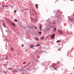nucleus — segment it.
<instances>
[{
  "mask_svg": "<svg viewBox=\"0 0 74 74\" xmlns=\"http://www.w3.org/2000/svg\"><path fill=\"white\" fill-rule=\"evenodd\" d=\"M55 34L53 33L51 36L50 37L51 39H53L55 38Z\"/></svg>",
  "mask_w": 74,
  "mask_h": 74,
  "instance_id": "f257e3e1",
  "label": "nucleus"
},
{
  "mask_svg": "<svg viewBox=\"0 0 74 74\" xmlns=\"http://www.w3.org/2000/svg\"><path fill=\"white\" fill-rule=\"evenodd\" d=\"M40 30H42V26H41V24H40Z\"/></svg>",
  "mask_w": 74,
  "mask_h": 74,
  "instance_id": "f03ea898",
  "label": "nucleus"
},
{
  "mask_svg": "<svg viewBox=\"0 0 74 74\" xmlns=\"http://www.w3.org/2000/svg\"><path fill=\"white\" fill-rule=\"evenodd\" d=\"M58 32L59 33H60L61 34H63V32L61 31L60 30H59L58 31Z\"/></svg>",
  "mask_w": 74,
  "mask_h": 74,
  "instance_id": "7ed1b4c3",
  "label": "nucleus"
},
{
  "mask_svg": "<svg viewBox=\"0 0 74 74\" xmlns=\"http://www.w3.org/2000/svg\"><path fill=\"white\" fill-rule=\"evenodd\" d=\"M34 46L33 45H31L30 46V47L29 48H33V47H34Z\"/></svg>",
  "mask_w": 74,
  "mask_h": 74,
  "instance_id": "20e7f679",
  "label": "nucleus"
},
{
  "mask_svg": "<svg viewBox=\"0 0 74 74\" xmlns=\"http://www.w3.org/2000/svg\"><path fill=\"white\" fill-rule=\"evenodd\" d=\"M38 5L37 4H36V8H37V9L38 8Z\"/></svg>",
  "mask_w": 74,
  "mask_h": 74,
  "instance_id": "39448f33",
  "label": "nucleus"
},
{
  "mask_svg": "<svg viewBox=\"0 0 74 74\" xmlns=\"http://www.w3.org/2000/svg\"><path fill=\"white\" fill-rule=\"evenodd\" d=\"M3 25L4 27H5V23H3Z\"/></svg>",
  "mask_w": 74,
  "mask_h": 74,
  "instance_id": "423d86ee",
  "label": "nucleus"
},
{
  "mask_svg": "<svg viewBox=\"0 0 74 74\" xmlns=\"http://www.w3.org/2000/svg\"><path fill=\"white\" fill-rule=\"evenodd\" d=\"M2 7H8V6L7 5V6H5V5H2Z\"/></svg>",
  "mask_w": 74,
  "mask_h": 74,
  "instance_id": "0eeeda50",
  "label": "nucleus"
},
{
  "mask_svg": "<svg viewBox=\"0 0 74 74\" xmlns=\"http://www.w3.org/2000/svg\"><path fill=\"white\" fill-rule=\"evenodd\" d=\"M12 24L13 26H15V23H12Z\"/></svg>",
  "mask_w": 74,
  "mask_h": 74,
  "instance_id": "6e6552de",
  "label": "nucleus"
},
{
  "mask_svg": "<svg viewBox=\"0 0 74 74\" xmlns=\"http://www.w3.org/2000/svg\"><path fill=\"white\" fill-rule=\"evenodd\" d=\"M14 72H16L18 71V70H14V71H13V72H14Z\"/></svg>",
  "mask_w": 74,
  "mask_h": 74,
  "instance_id": "1a4fd4ad",
  "label": "nucleus"
},
{
  "mask_svg": "<svg viewBox=\"0 0 74 74\" xmlns=\"http://www.w3.org/2000/svg\"><path fill=\"white\" fill-rule=\"evenodd\" d=\"M40 39H41L42 40H44V37H42L41 38H40Z\"/></svg>",
  "mask_w": 74,
  "mask_h": 74,
  "instance_id": "9d476101",
  "label": "nucleus"
},
{
  "mask_svg": "<svg viewBox=\"0 0 74 74\" xmlns=\"http://www.w3.org/2000/svg\"><path fill=\"white\" fill-rule=\"evenodd\" d=\"M53 68L54 69V70H56V68L55 67V66H53Z\"/></svg>",
  "mask_w": 74,
  "mask_h": 74,
  "instance_id": "9b49d317",
  "label": "nucleus"
},
{
  "mask_svg": "<svg viewBox=\"0 0 74 74\" xmlns=\"http://www.w3.org/2000/svg\"><path fill=\"white\" fill-rule=\"evenodd\" d=\"M14 12L15 14H16V10H15L14 11Z\"/></svg>",
  "mask_w": 74,
  "mask_h": 74,
  "instance_id": "f8f14e48",
  "label": "nucleus"
},
{
  "mask_svg": "<svg viewBox=\"0 0 74 74\" xmlns=\"http://www.w3.org/2000/svg\"><path fill=\"white\" fill-rule=\"evenodd\" d=\"M54 31H56V28H55L54 29Z\"/></svg>",
  "mask_w": 74,
  "mask_h": 74,
  "instance_id": "ddd939ff",
  "label": "nucleus"
},
{
  "mask_svg": "<svg viewBox=\"0 0 74 74\" xmlns=\"http://www.w3.org/2000/svg\"><path fill=\"white\" fill-rule=\"evenodd\" d=\"M35 39L36 40H37V41H38V40H39V39L38 38H35Z\"/></svg>",
  "mask_w": 74,
  "mask_h": 74,
  "instance_id": "4468645a",
  "label": "nucleus"
},
{
  "mask_svg": "<svg viewBox=\"0 0 74 74\" xmlns=\"http://www.w3.org/2000/svg\"><path fill=\"white\" fill-rule=\"evenodd\" d=\"M40 45L39 44H38L36 45L37 47H38V46H40Z\"/></svg>",
  "mask_w": 74,
  "mask_h": 74,
  "instance_id": "2eb2a0df",
  "label": "nucleus"
},
{
  "mask_svg": "<svg viewBox=\"0 0 74 74\" xmlns=\"http://www.w3.org/2000/svg\"><path fill=\"white\" fill-rule=\"evenodd\" d=\"M8 69H9V70H12V68H9Z\"/></svg>",
  "mask_w": 74,
  "mask_h": 74,
  "instance_id": "dca6fc26",
  "label": "nucleus"
},
{
  "mask_svg": "<svg viewBox=\"0 0 74 74\" xmlns=\"http://www.w3.org/2000/svg\"><path fill=\"white\" fill-rule=\"evenodd\" d=\"M14 21L15 22H17V20L16 19L14 20Z\"/></svg>",
  "mask_w": 74,
  "mask_h": 74,
  "instance_id": "f3484780",
  "label": "nucleus"
},
{
  "mask_svg": "<svg viewBox=\"0 0 74 74\" xmlns=\"http://www.w3.org/2000/svg\"><path fill=\"white\" fill-rule=\"evenodd\" d=\"M60 40H57V42H60Z\"/></svg>",
  "mask_w": 74,
  "mask_h": 74,
  "instance_id": "a211bd4d",
  "label": "nucleus"
},
{
  "mask_svg": "<svg viewBox=\"0 0 74 74\" xmlns=\"http://www.w3.org/2000/svg\"><path fill=\"white\" fill-rule=\"evenodd\" d=\"M11 49L12 51H14V49L12 48H11Z\"/></svg>",
  "mask_w": 74,
  "mask_h": 74,
  "instance_id": "6ab92c4d",
  "label": "nucleus"
},
{
  "mask_svg": "<svg viewBox=\"0 0 74 74\" xmlns=\"http://www.w3.org/2000/svg\"><path fill=\"white\" fill-rule=\"evenodd\" d=\"M5 58H6V59H8V56H6Z\"/></svg>",
  "mask_w": 74,
  "mask_h": 74,
  "instance_id": "aec40b11",
  "label": "nucleus"
},
{
  "mask_svg": "<svg viewBox=\"0 0 74 74\" xmlns=\"http://www.w3.org/2000/svg\"><path fill=\"white\" fill-rule=\"evenodd\" d=\"M25 63H26V62H24L23 63V64H25Z\"/></svg>",
  "mask_w": 74,
  "mask_h": 74,
  "instance_id": "412c9836",
  "label": "nucleus"
},
{
  "mask_svg": "<svg viewBox=\"0 0 74 74\" xmlns=\"http://www.w3.org/2000/svg\"><path fill=\"white\" fill-rule=\"evenodd\" d=\"M69 19L70 20V21H73V20L71 18H69Z\"/></svg>",
  "mask_w": 74,
  "mask_h": 74,
  "instance_id": "4be33fe9",
  "label": "nucleus"
},
{
  "mask_svg": "<svg viewBox=\"0 0 74 74\" xmlns=\"http://www.w3.org/2000/svg\"><path fill=\"white\" fill-rule=\"evenodd\" d=\"M35 20L36 21V22H37V18H35Z\"/></svg>",
  "mask_w": 74,
  "mask_h": 74,
  "instance_id": "5701e85b",
  "label": "nucleus"
},
{
  "mask_svg": "<svg viewBox=\"0 0 74 74\" xmlns=\"http://www.w3.org/2000/svg\"><path fill=\"white\" fill-rule=\"evenodd\" d=\"M34 29H37V27H34Z\"/></svg>",
  "mask_w": 74,
  "mask_h": 74,
  "instance_id": "b1692460",
  "label": "nucleus"
},
{
  "mask_svg": "<svg viewBox=\"0 0 74 74\" xmlns=\"http://www.w3.org/2000/svg\"><path fill=\"white\" fill-rule=\"evenodd\" d=\"M38 33H39V34H41V32H39Z\"/></svg>",
  "mask_w": 74,
  "mask_h": 74,
  "instance_id": "393cba45",
  "label": "nucleus"
},
{
  "mask_svg": "<svg viewBox=\"0 0 74 74\" xmlns=\"http://www.w3.org/2000/svg\"><path fill=\"white\" fill-rule=\"evenodd\" d=\"M32 20H34V21H35V19H33V18H32Z\"/></svg>",
  "mask_w": 74,
  "mask_h": 74,
  "instance_id": "a878e982",
  "label": "nucleus"
},
{
  "mask_svg": "<svg viewBox=\"0 0 74 74\" xmlns=\"http://www.w3.org/2000/svg\"><path fill=\"white\" fill-rule=\"evenodd\" d=\"M50 27H53V26H50Z\"/></svg>",
  "mask_w": 74,
  "mask_h": 74,
  "instance_id": "bb28decb",
  "label": "nucleus"
},
{
  "mask_svg": "<svg viewBox=\"0 0 74 74\" xmlns=\"http://www.w3.org/2000/svg\"><path fill=\"white\" fill-rule=\"evenodd\" d=\"M60 49H58V51H60Z\"/></svg>",
  "mask_w": 74,
  "mask_h": 74,
  "instance_id": "cd10ccee",
  "label": "nucleus"
},
{
  "mask_svg": "<svg viewBox=\"0 0 74 74\" xmlns=\"http://www.w3.org/2000/svg\"><path fill=\"white\" fill-rule=\"evenodd\" d=\"M23 47V45H22V47Z\"/></svg>",
  "mask_w": 74,
  "mask_h": 74,
  "instance_id": "c85d7f7f",
  "label": "nucleus"
},
{
  "mask_svg": "<svg viewBox=\"0 0 74 74\" xmlns=\"http://www.w3.org/2000/svg\"><path fill=\"white\" fill-rule=\"evenodd\" d=\"M21 11H22V12H23V10H21Z\"/></svg>",
  "mask_w": 74,
  "mask_h": 74,
  "instance_id": "c756f323",
  "label": "nucleus"
},
{
  "mask_svg": "<svg viewBox=\"0 0 74 74\" xmlns=\"http://www.w3.org/2000/svg\"><path fill=\"white\" fill-rule=\"evenodd\" d=\"M48 36H47L46 37V38L47 39V38L48 37Z\"/></svg>",
  "mask_w": 74,
  "mask_h": 74,
  "instance_id": "7c9ffc66",
  "label": "nucleus"
},
{
  "mask_svg": "<svg viewBox=\"0 0 74 74\" xmlns=\"http://www.w3.org/2000/svg\"><path fill=\"white\" fill-rule=\"evenodd\" d=\"M38 58H40V57L39 56H38Z\"/></svg>",
  "mask_w": 74,
  "mask_h": 74,
  "instance_id": "2f4dec72",
  "label": "nucleus"
},
{
  "mask_svg": "<svg viewBox=\"0 0 74 74\" xmlns=\"http://www.w3.org/2000/svg\"><path fill=\"white\" fill-rule=\"evenodd\" d=\"M60 63V62H58V63Z\"/></svg>",
  "mask_w": 74,
  "mask_h": 74,
  "instance_id": "473e14b6",
  "label": "nucleus"
},
{
  "mask_svg": "<svg viewBox=\"0 0 74 74\" xmlns=\"http://www.w3.org/2000/svg\"><path fill=\"white\" fill-rule=\"evenodd\" d=\"M33 15H34V13H33Z\"/></svg>",
  "mask_w": 74,
  "mask_h": 74,
  "instance_id": "72a5a7b5",
  "label": "nucleus"
},
{
  "mask_svg": "<svg viewBox=\"0 0 74 74\" xmlns=\"http://www.w3.org/2000/svg\"><path fill=\"white\" fill-rule=\"evenodd\" d=\"M55 23H53V24H55Z\"/></svg>",
  "mask_w": 74,
  "mask_h": 74,
  "instance_id": "f704fd0d",
  "label": "nucleus"
},
{
  "mask_svg": "<svg viewBox=\"0 0 74 74\" xmlns=\"http://www.w3.org/2000/svg\"><path fill=\"white\" fill-rule=\"evenodd\" d=\"M73 16H74V14H73Z\"/></svg>",
  "mask_w": 74,
  "mask_h": 74,
  "instance_id": "c9c22d12",
  "label": "nucleus"
},
{
  "mask_svg": "<svg viewBox=\"0 0 74 74\" xmlns=\"http://www.w3.org/2000/svg\"><path fill=\"white\" fill-rule=\"evenodd\" d=\"M71 0V1H73V0Z\"/></svg>",
  "mask_w": 74,
  "mask_h": 74,
  "instance_id": "e433bc0d",
  "label": "nucleus"
},
{
  "mask_svg": "<svg viewBox=\"0 0 74 74\" xmlns=\"http://www.w3.org/2000/svg\"><path fill=\"white\" fill-rule=\"evenodd\" d=\"M70 74H72V73H70Z\"/></svg>",
  "mask_w": 74,
  "mask_h": 74,
  "instance_id": "4c0bfd02",
  "label": "nucleus"
},
{
  "mask_svg": "<svg viewBox=\"0 0 74 74\" xmlns=\"http://www.w3.org/2000/svg\"><path fill=\"white\" fill-rule=\"evenodd\" d=\"M5 0V1H6V0Z\"/></svg>",
  "mask_w": 74,
  "mask_h": 74,
  "instance_id": "58836bf2",
  "label": "nucleus"
},
{
  "mask_svg": "<svg viewBox=\"0 0 74 74\" xmlns=\"http://www.w3.org/2000/svg\"><path fill=\"white\" fill-rule=\"evenodd\" d=\"M6 49H7V48H6Z\"/></svg>",
  "mask_w": 74,
  "mask_h": 74,
  "instance_id": "ea45409f",
  "label": "nucleus"
},
{
  "mask_svg": "<svg viewBox=\"0 0 74 74\" xmlns=\"http://www.w3.org/2000/svg\"><path fill=\"white\" fill-rule=\"evenodd\" d=\"M24 10H27V9H24Z\"/></svg>",
  "mask_w": 74,
  "mask_h": 74,
  "instance_id": "a19ab883",
  "label": "nucleus"
}]
</instances>
